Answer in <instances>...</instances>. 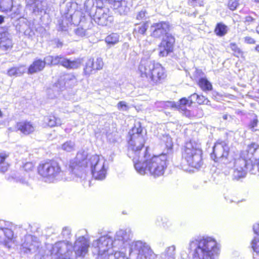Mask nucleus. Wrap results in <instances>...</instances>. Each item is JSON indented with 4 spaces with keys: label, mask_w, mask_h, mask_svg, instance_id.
I'll return each mask as SVG.
<instances>
[{
    "label": "nucleus",
    "mask_w": 259,
    "mask_h": 259,
    "mask_svg": "<svg viewBox=\"0 0 259 259\" xmlns=\"http://www.w3.org/2000/svg\"><path fill=\"white\" fill-rule=\"evenodd\" d=\"M133 234L130 228L118 230L113 240V248L125 251L127 259H154L156 255L146 242L140 240L131 242Z\"/></svg>",
    "instance_id": "f257e3e1"
},
{
    "label": "nucleus",
    "mask_w": 259,
    "mask_h": 259,
    "mask_svg": "<svg viewBox=\"0 0 259 259\" xmlns=\"http://www.w3.org/2000/svg\"><path fill=\"white\" fill-rule=\"evenodd\" d=\"M167 157L166 154L151 157L145 151L139 161L136 162L134 166L137 171L141 175L149 172L154 177L163 175L167 167Z\"/></svg>",
    "instance_id": "f03ea898"
},
{
    "label": "nucleus",
    "mask_w": 259,
    "mask_h": 259,
    "mask_svg": "<svg viewBox=\"0 0 259 259\" xmlns=\"http://www.w3.org/2000/svg\"><path fill=\"white\" fill-rule=\"evenodd\" d=\"M189 249L192 252L193 259H218L220 253L219 244L209 237L191 240Z\"/></svg>",
    "instance_id": "7ed1b4c3"
},
{
    "label": "nucleus",
    "mask_w": 259,
    "mask_h": 259,
    "mask_svg": "<svg viewBox=\"0 0 259 259\" xmlns=\"http://www.w3.org/2000/svg\"><path fill=\"white\" fill-rule=\"evenodd\" d=\"M259 159V145L252 144L243 151L239 158L234 162V168L232 174L233 179L238 180L244 178L247 169L251 170Z\"/></svg>",
    "instance_id": "20e7f679"
},
{
    "label": "nucleus",
    "mask_w": 259,
    "mask_h": 259,
    "mask_svg": "<svg viewBox=\"0 0 259 259\" xmlns=\"http://www.w3.org/2000/svg\"><path fill=\"white\" fill-rule=\"evenodd\" d=\"M141 78L151 85L159 84L166 77L164 68L149 59H142L138 68Z\"/></svg>",
    "instance_id": "39448f33"
},
{
    "label": "nucleus",
    "mask_w": 259,
    "mask_h": 259,
    "mask_svg": "<svg viewBox=\"0 0 259 259\" xmlns=\"http://www.w3.org/2000/svg\"><path fill=\"white\" fill-rule=\"evenodd\" d=\"M102 4L97 3L95 6L93 0H88L84 4V9L88 14L90 19L92 18L98 25L108 26L113 21V17L111 15L109 10L102 7Z\"/></svg>",
    "instance_id": "423d86ee"
},
{
    "label": "nucleus",
    "mask_w": 259,
    "mask_h": 259,
    "mask_svg": "<svg viewBox=\"0 0 259 259\" xmlns=\"http://www.w3.org/2000/svg\"><path fill=\"white\" fill-rule=\"evenodd\" d=\"M128 156L133 159L134 163L139 161L142 155L140 154L145 142V135L140 124L135 125L128 133Z\"/></svg>",
    "instance_id": "0eeeda50"
},
{
    "label": "nucleus",
    "mask_w": 259,
    "mask_h": 259,
    "mask_svg": "<svg viewBox=\"0 0 259 259\" xmlns=\"http://www.w3.org/2000/svg\"><path fill=\"white\" fill-rule=\"evenodd\" d=\"M105 162V159L102 156L97 155L88 156L85 159L82 160V167L89 168L95 179L103 180L107 173Z\"/></svg>",
    "instance_id": "6e6552de"
},
{
    "label": "nucleus",
    "mask_w": 259,
    "mask_h": 259,
    "mask_svg": "<svg viewBox=\"0 0 259 259\" xmlns=\"http://www.w3.org/2000/svg\"><path fill=\"white\" fill-rule=\"evenodd\" d=\"M202 154L199 144L192 140L186 143L183 151V157L190 166L196 168H200L203 164Z\"/></svg>",
    "instance_id": "1a4fd4ad"
},
{
    "label": "nucleus",
    "mask_w": 259,
    "mask_h": 259,
    "mask_svg": "<svg viewBox=\"0 0 259 259\" xmlns=\"http://www.w3.org/2000/svg\"><path fill=\"white\" fill-rule=\"evenodd\" d=\"M38 172L45 181L48 183H53L60 180L62 179L63 175L58 163L54 161H49L39 164Z\"/></svg>",
    "instance_id": "9d476101"
},
{
    "label": "nucleus",
    "mask_w": 259,
    "mask_h": 259,
    "mask_svg": "<svg viewBox=\"0 0 259 259\" xmlns=\"http://www.w3.org/2000/svg\"><path fill=\"white\" fill-rule=\"evenodd\" d=\"M230 148L225 141L217 142L213 147V152L210 156L215 162L226 163L227 162Z\"/></svg>",
    "instance_id": "9b49d317"
},
{
    "label": "nucleus",
    "mask_w": 259,
    "mask_h": 259,
    "mask_svg": "<svg viewBox=\"0 0 259 259\" xmlns=\"http://www.w3.org/2000/svg\"><path fill=\"white\" fill-rule=\"evenodd\" d=\"M92 245L97 249L98 257H102L113 247V239L108 235L101 236L94 241Z\"/></svg>",
    "instance_id": "f8f14e48"
},
{
    "label": "nucleus",
    "mask_w": 259,
    "mask_h": 259,
    "mask_svg": "<svg viewBox=\"0 0 259 259\" xmlns=\"http://www.w3.org/2000/svg\"><path fill=\"white\" fill-rule=\"evenodd\" d=\"M175 38L171 34L168 33L162 38L158 46L159 56L161 57L167 56L174 50Z\"/></svg>",
    "instance_id": "ddd939ff"
},
{
    "label": "nucleus",
    "mask_w": 259,
    "mask_h": 259,
    "mask_svg": "<svg viewBox=\"0 0 259 259\" xmlns=\"http://www.w3.org/2000/svg\"><path fill=\"white\" fill-rule=\"evenodd\" d=\"M45 60L47 63H50L52 65L61 64L64 67L70 69L76 68L80 66V64L79 60L71 61L62 56L55 57L49 56L45 58Z\"/></svg>",
    "instance_id": "4468645a"
},
{
    "label": "nucleus",
    "mask_w": 259,
    "mask_h": 259,
    "mask_svg": "<svg viewBox=\"0 0 259 259\" xmlns=\"http://www.w3.org/2000/svg\"><path fill=\"white\" fill-rule=\"evenodd\" d=\"M26 6L35 15L46 13L47 9L46 0H26Z\"/></svg>",
    "instance_id": "2eb2a0df"
},
{
    "label": "nucleus",
    "mask_w": 259,
    "mask_h": 259,
    "mask_svg": "<svg viewBox=\"0 0 259 259\" xmlns=\"http://www.w3.org/2000/svg\"><path fill=\"white\" fill-rule=\"evenodd\" d=\"M170 25L168 22L161 21L154 23L150 27L151 35L154 38H160L168 34Z\"/></svg>",
    "instance_id": "dca6fc26"
},
{
    "label": "nucleus",
    "mask_w": 259,
    "mask_h": 259,
    "mask_svg": "<svg viewBox=\"0 0 259 259\" xmlns=\"http://www.w3.org/2000/svg\"><path fill=\"white\" fill-rule=\"evenodd\" d=\"M40 242L36 237L28 235L25 237V240L22 244L24 252L34 253L37 251L40 246Z\"/></svg>",
    "instance_id": "f3484780"
},
{
    "label": "nucleus",
    "mask_w": 259,
    "mask_h": 259,
    "mask_svg": "<svg viewBox=\"0 0 259 259\" xmlns=\"http://www.w3.org/2000/svg\"><path fill=\"white\" fill-rule=\"evenodd\" d=\"M103 65L104 63L101 58H97L96 61H94L93 58H88L85 62L84 73L86 75H90L95 70L102 69Z\"/></svg>",
    "instance_id": "a211bd4d"
},
{
    "label": "nucleus",
    "mask_w": 259,
    "mask_h": 259,
    "mask_svg": "<svg viewBox=\"0 0 259 259\" xmlns=\"http://www.w3.org/2000/svg\"><path fill=\"white\" fill-rule=\"evenodd\" d=\"M13 233L8 228H0V244L10 248L13 243Z\"/></svg>",
    "instance_id": "6ab92c4d"
},
{
    "label": "nucleus",
    "mask_w": 259,
    "mask_h": 259,
    "mask_svg": "<svg viewBox=\"0 0 259 259\" xmlns=\"http://www.w3.org/2000/svg\"><path fill=\"white\" fill-rule=\"evenodd\" d=\"M81 160L78 157H76L72 159L70 162V170L72 179L74 181H77L80 178L81 174Z\"/></svg>",
    "instance_id": "aec40b11"
},
{
    "label": "nucleus",
    "mask_w": 259,
    "mask_h": 259,
    "mask_svg": "<svg viewBox=\"0 0 259 259\" xmlns=\"http://www.w3.org/2000/svg\"><path fill=\"white\" fill-rule=\"evenodd\" d=\"M16 128L24 135H29L35 131V127L30 121H22L17 123Z\"/></svg>",
    "instance_id": "412c9836"
},
{
    "label": "nucleus",
    "mask_w": 259,
    "mask_h": 259,
    "mask_svg": "<svg viewBox=\"0 0 259 259\" xmlns=\"http://www.w3.org/2000/svg\"><path fill=\"white\" fill-rule=\"evenodd\" d=\"M193 103L192 98L189 97L188 99L183 98L177 103L168 102L167 103L172 107H176L179 110L185 111L187 110V106H191Z\"/></svg>",
    "instance_id": "4be33fe9"
},
{
    "label": "nucleus",
    "mask_w": 259,
    "mask_h": 259,
    "mask_svg": "<svg viewBox=\"0 0 259 259\" xmlns=\"http://www.w3.org/2000/svg\"><path fill=\"white\" fill-rule=\"evenodd\" d=\"M47 62L45 60L42 61L40 59L35 60L29 67L28 70V74H33L40 71L45 68Z\"/></svg>",
    "instance_id": "5701e85b"
},
{
    "label": "nucleus",
    "mask_w": 259,
    "mask_h": 259,
    "mask_svg": "<svg viewBox=\"0 0 259 259\" xmlns=\"http://www.w3.org/2000/svg\"><path fill=\"white\" fill-rule=\"evenodd\" d=\"M44 122L46 125L54 127L61 125L62 121L61 118L54 115H50L44 117Z\"/></svg>",
    "instance_id": "b1692460"
},
{
    "label": "nucleus",
    "mask_w": 259,
    "mask_h": 259,
    "mask_svg": "<svg viewBox=\"0 0 259 259\" xmlns=\"http://www.w3.org/2000/svg\"><path fill=\"white\" fill-rule=\"evenodd\" d=\"M26 70V68L25 66L23 65L13 67L8 69L7 71V75L10 77L20 76L25 72Z\"/></svg>",
    "instance_id": "393cba45"
},
{
    "label": "nucleus",
    "mask_w": 259,
    "mask_h": 259,
    "mask_svg": "<svg viewBox=\"0 0 259 259\" xmlns=\"http://www.w3.org/2000/svg\"><path fill=\"white\" fill-rule=\"evenodd\" d=\"M12 46L11 40L6 33L0 34V48L4 51L10 49Z\"/></svg>",
    "instance_id": "a878e982"
},
{
    "label": "nucleus",
    "mask_w": 259,
    "mask_h": 259,
    "mask_svg": "<svg viewBox=\"0 0 259 259\" xmlns=\"http://www.w3.org/2000/svg\"><path fill=\"white\" fill-rule=\"evenodd\" d=\"M176 246L171 245L165 248L164 251L161 254V259H175Z\"/></svg>",
    "instance_id": "bb28decb"
},
{
    "label": "nucleus",
    "mask_w": 259,
    "mask_h": 259,
    "mask_svg": "<svg viewBox=\"0 0 259 259\" xmlns=\"http://www.w3.org/2000/svg\"><path fill=\"white\" fill-rule=\"evenodd\" d=\"M114 250H113V249H111L109 252H106L105 254L102 257H98L100 259H118V257L119 256L120 254L124 253V256H127V254L126 255H125V251L122 250L121 251L119 250V251H115L114 253Z\"/></svg>",
    "instance_id": "cd10ccee"
},
{
    "label": "nucleus",
    "mask_w": 259,
    "mask_h": 259,
    "mask_svg": "<svg viewBox=\"0 0 259 259\" xmlns=\"http://www.w3.org/2000/svg\"><path fill=\"white\" fill-rule=\"evenodd\" d=\"M119 38L120 36L118 33H112L105 37V41L108 46L112 47L119 42Z\"/></svg>",
    "instance_id": "c85d7f7f"
},
{
    "label": "nucleus",
    "mask_w": 259,
    "mask_h": 259,
    "mask_svg": "<svg viewBox=\"0 0 259 259\" xmlns=\"http://www.w3.org/2000/svg\"><path fill=\"white\" fill-rule=\"evenodd\" d=\"M131 7V0H123L121 6L117 9L121 15H126L130 12Z\"/></svg>",
    "instance_id": "c756f323"
},
{
    "label": "nucleus",
    "mask_w": 259,
    "mask_h": 259,
    "mask_svg": "<svg viewBox=\"0 0 259 259\" xmlns=\"http://www.w3.org/2000/svg\"><path fill=\"white\" fill-rule=\"evenodd\" d=\"M13 4V0H0V11L4 13L10 12Z\"/></svg>",
    "instance_id": "7c9ffc66"
},
{
    "label": "nucleus",
    "mask_w": 259,
    "mask_h": 259,
    "mask_svg": "<svg viewBox=\"0 0 259 259\" xmlns=\"http://www.w3.org/2000/svg\"><path fill=\"white\" fill-rule=\"evenodd\" d=\"M22 6L20 4H17L15 5H13V8H12L10 12H11V14L10 16L12 18H17L19 17H21L22 15Z\"/></svg>",
    "instance_id": "2f4dec72"
},
{
    "label": "nucleus",
    "mask_w": 259,
    "mask_h": 259,
    "mask_svg": "<svg viewBox=\"0 0 259 259\" xmlns=\"http://www.w3.org/2000/svg\"><path fill=\"white\" fill-rule=\"evenodd\" d=\"M9 153L2 152L0 153V172H4L7 170L9 164L6 162V159L9 157Z\"/></svg>",
    "instance_id": "473e14b6"
},
{
    "label": "nucleus",
    "mask_w": 259,
    "mask_h": 259,
    "mask_svg": "<svg viewBox=\"0 0 259 259\" xmlns=\"http://www.w3.org/2000/svg\"><path fill=\"white\" fill-rule=\"evenodd\" d=\"M199 85L203 91H210L212 88L211 83L205 78H201L199 79Z\"/></svg>",
    "instance_id": "72a5a7b5"
},
{
    "label": "nucleus",
    "mask_w": 259,
    "mask_h": 259,
    "mask_svg": "<svg viewBox=\"0 0 259 259\" xmlns=\"http://www.w3.org/2000/svg\"><path fill=\"white\" fill-rule=\"evenodd\" d=\"M75 147L74 142L72 141H67L61 146V149L66 152H71L75 150Z\"/></svg>",
    "instance_id": "f704fd0d"
},
{
    "label": "nucleus",
    "mask_w": 259,
    "mask_h": 259,
    "mask_svg": "<svg viewBox=\"0 0 259 259\" xmlns=\"http://www.w3.org/2000/svg\"><path fill=\"white\" fill-rule=\"evenodd\" d=\"M214 31L218 35L222 36L226 34L227 32V27L225 25L222 23H218L215 27Z\"/></svg>",
    "instance_id": "c9c22d12"
},
{
    "label": "nucleus",
    "mask_w": 259,
    "mask_h": 259,
    "mask_svg": "<svg viewBox=\"0 0 259 259\" xmlns=\"http://www.w3.org/2000/svg\"><path fill=\"white\" fill-rule=\"evenodd\" d=\"M90 245L89 238L88 236H82V256L85 254L88 251Z\"/></svg>",
    "instance_id": "e433bc0d"
},
{
    "label": "nucleus",
    "mask_w": 259,
    "mask_h": 259,
    "mask_svg": "<svg viewBox=\"0 0 259 259\" xmlns=\"http://www.w3.org/2000/svg\"><path fill=\"white\" fill-rule=\"evenodd\" d=\"M190 98H192L193 99H194V98L196 99V100H197V102L199 104H203L208 105L209 103H210V101L207 98H206L204 96H199V95H198L196 94H194L192 95L190 97Z\"/></svg>",
    "instance_id": "4c0bfd02"
},
{
    "label": "nucleus",
    "mask_w": 259,
    "mask_h": 259,
    "mask_svg": "<svg viewBox=\"0 0 259 259\" xmlns=\"http://www.w3.org/2000/svg\"><path fill=\"white\" fill-rule=\"evenodd\" d=\"M71 8V4L70 3H63L60 6L61 13L62 14L63 16L68 15Z\"/></svg>",
    "instance_id": "58836bf2"
},
{
    "label": "nucleus",
    "mask_w": 259,
    "mask_h": 259,
    "mask_svg": "<svg viewBox=\"0 0 259 259\" xmlns=\"http://www.w3.org/2000/svg\"><path fill=\"white\" fill-rule=\"evenodd\" d=\"M162 142L164 143L166 148L169 150L171 149L173 146L172 139L168 135L163 136L162 139Z\"/></svg>",
    "instance_id": "ea45409f"
},
{
    "label": "nucleus",
    "mask_w": 259,
    "mask_h": 259,
    "mask_svg": "<svg viewBox=\"0 0 259 259\" xmlns=\"http://www.w3.org/2000/svg\"><path fill=\"white\" fill-rule=\"evenodd\" d=\"M251 245L254 252L259 253V236H255L252 239Z\"/></svg>",
    "instance_id": "a19ab883"
},
{
    "label": "nucleus",
    "mask_w": 259,
    "mask_h": 259,
    "mask_svg": "<svg viewBox=\"0 0 259 259\" xmlns=\"http://www.w3.org/2000/svg\"><path fill=\"white\" fill-rule=\"evenodd\" d=\"M148 28L147 23H144L141 25L136 26L135 28V31H137L138 33L144 34L147 31Z\"/></svg>",
    "instance_id": "79ce46f5"
},
{
    "label": "nucleus",
    "mask_w": 259,
    "mask_h": 259,
    "mask_svg": "<svg viewBox=\"0 0 259 259\" xmlns=\"http://www.w3.org/2000/svg\"><path fill=\"white\" fill-rule=\"evenodd\" d=\"M117 108L119 111H126L130 109V107L127 105L125 101H120L117 104Z\"/></svg>",
    "instance_id": "37998d69"
},
{
    "label": "nucleus",
    "mask_w": 259,
    "mask_h": 259,
    "mask_svg": "<svg viewBox=\"0 0 259 259\" xmlns=\"http://www.w3.org/2000/svg\"><path fill=\"white\" fill-rule=\"evenodd\" d=\"M68 26V21L66 19H63L59 22V29L61 31H66Z\"/></svg>",
    "instance_id": "c03bdc74"
},
{
    "label": "nucleus",
    "mask_w": 259,
    "mask_h": 259,
    "mask_svg": "<svg viewBox=\"0 0 259 259\" xmlns=\"http://www.w3.org/2000/svg\"><path fill=\"white\" fill-rule=\"evenodd\" d=\"M257 123H258V119L256 117L253 119L252 120L250 121L249 124V129L252 131L255 132L257 130Z\"/></svg>",
    "instance_id": "a18cd8bd"
},
{
    "label": "nucleus",
    "mask_w": 259,
    "mask_h": 259,
    "mask_svg": "<svg viewBox=\"0 0 259 259\" xmlns=\"http://www.w3.org/2000/svg\"><path fill=\"white\" fill-rule=\"evenodd\" d=\"M123 0H107L109 4H111L114 9H117L121 6V4Z\"/></svg>",
    "instance_id": "49530a36"
},
{
    "label": "nucleus",
    "mask_w": 259,
    "mask_h": 259,
    "mask_svg": "<svg viewBox=\"0 0 259 259\" xmlns=\"http://www.w3.org/2000/svg\"><path fill=\"white\" fill-rule=\"evenodd\" d=\"M239 3L237 0H231L229 2L228 6L230 9L233 11L236 9Z\"/></svg>",
    "instance_id": "de8ad7c7"
},
{
    "label": "nucleus",
    "mask_w": 259,
    "mask_h": 259,
    "mask_svg": "<svg viewBox=\"0 0 259 259\" xmlns=\"http://www.w3.org/2000/svg\"><path fill=\"white\" fill-rule=\"evenodd\" d=\"M230 48L231 50L234 52V53H236V56L238 57V55H240L241 53L240 49L237 47V46L234 43H231L230 44Z\"/></svg>",
    "instance_id": "09e8293b"
},
{
    "label": "nucleus",
    "mask_w": 259,
    "mask_h": 259,
    "mask_svg": "<svg viewBox=\"0 0 259 259\" xmlns=\"http://www.w3.org/2000/svg\"><path fill=\"white\" fill-rule=\"evenodd\" d=\"M244 23L246 25L255 23V20L251 16H246L244 18Z\"/></svg>",
    "instance_id": "8fccbe9b"
},
{
    "label": "nucleus",
    "mask_w": 259,
    "mask_h": 259,
    "mask_svg": "<svg viewBox=\"0 0 259 259\" xmlns=\"http://www.w3.org/2000/svg\"><path fill=\"white\" fill-rule=\"evenodd\" d=\"M244 42L247 44H254L255 43V39L249 36H246L244 38Z\"/></svg>",
    "instance_id": "3c124183"
},
{
    "label": "nucleus",
    "mask_w": 259,
    "mask_h": 259,
    "mask_svg": "<svg viewBox=\"0 0 259 259\" xmlns=\"http://www.w3.org/2000/svg\"><path fill=\"white\" fill-rule=\"evenodd\" d=\"M34 165L32 162H27L23 165V168L26 171L31 170L33 168Z\"/></svg>",
    "instance_id": "603ef678"
},
{
    "label": "nucleus",
    "mask_w": 259,
    "mask_h": 259,
    "mask_svg": "<svg viewBox=\"0 0 259 259\" xmlns=\"http://www.w3.org/2000/svg\"><path fill=\"white\" fill-rule=\"evenodd\" d=\"M147 14L146 11L145 10H142L139 12L137 16V19L138 20H142L146 17Z\"/></svg>",
    "instance_id": "864d4df0"
},
{
    "label": "nucleus",
    "mask_w": 259,
    "mask_h": 259,
    "mask_svg": "<svg viewBox=\"0 0 259 259\" xmlns=\"http://www.w3.org/2000/svg\"><path fill=\"white\" fill-rule=\"evenodd\" d=\"M252 228L254 234H256L257 236H259V221L255 223Z\"/></svg>",
    "instance_id": "5fc2aeb1"
},
{
    "label": "nucleus",
    "mask_w": 259,
    "mask_h": 259,
    "mask_svg": "<svg viewBox=\"0 0 259 259\" xmlns=\"http://www.w3.org/2000/svg\"><path fill=\"white\" fill-rule=\"evenodd\" d=\"M27 178V177H26V176L22 177L21 178L20 177H17L16 178V181L18 182H19L20 183H21L22 184H27V181H26Z\"/></svg>",
    "instance_id": "6e6d98bb"
},
{
    "label": "nucleus",
    "mask_w": 259,
    "mask_h": 259,
    "mask_svg": "<svg viewBox=\"0 0 259 259\" xmlns=\"http://www.w3.org/2000/svg\"><path fill=\"white\" fill-rule=\"evenodd\" d=\"M28 27L26 24H23L21 25V28L20 29L19 31L20 32H23L25 35L27 34V29L26 28Z\"/></svg>",
    "instance_id": "4d7b16f0"
},
{
    "label": "nucleus",
    "mask_w": 259,
    "mask_h": 259,
    "mask_svg": "<svg viewBox=\"0 0 259 259\" xmlns=\"http://www.w3.org/2000/svg\"><path fill=\"white\" fill-rule=\"evenodd\" d=\"M95 1H96V3H98V4H102V5L103 4L104 2H107V0H95Z\"/></svg>",
    "instance_id": "13d9d810"
},
{
    "label": "nucleus",
    "mask_w": 259,
    "mask_h": 259,
    "mask_svg": "<svg viewBox=\"0 0 259 259\" xmlns=\"http://www.w3.org/2000/svg\"><path fill=\"white\" fill-rule=\"evenodd\" d=\"M197 0H188L189 3L191 6H194V3L197 2Z\"/></svg>",
    "instance_id": "bf43d9fd"
},
{
    "label": "nucleus",
    "mask_w": 259,
    "mask_h": 259,
    "mask_svg": "<svg viewBox=\"0 0 259 259\" xmlns=\"http://www.w3.org/2000/svg\"><path fill=\"white\" fill-rule=\"evenodd\" d=\"M231 118V116H229L227 114H224L223 116V118L224 120H227L228 119V118Z\"/></svg>",
    "instance_id": "052dcab7"
},
{
    "label": "nucleus",
    "mask_w": 259,
    "mask_h": 259,
    "mask_svg": "<svg viewBox=\"0 0 259 259\" xmlns=\"http://www.w3.org/2000/svg\"><path fill=\"white\" fill-rule=\"evenodd\" d=\"M4 21V17L2 15H0V24L3 23Z\"/></svg>",
    "instance_id": "680f3d73"
},
{
    "label": "nucleus",
    "mask_w": 259,
    "mask_h": 259,
    "mask_svg": "<svg viewBox=\"0 0 259 259\" xmlns=\"http://www.w3.org/2000/svg\"><path fill=\"white\" fill-rule=\"evenodd\" d=\"M75 33L78 35H80V31L78 28L75 30Z\"/></svg>",
    "instance_id": "e2e57ef3"
},
{
    "label": "nucleus",
    "mask_w": 259,
    "mask_h": 259,
    "mask_svg": "<svg viewBox=\"0 0 259 259\" xmlns=\"http://www.w3.org/2000/svg\"><path fill=\"white\" fill-rule=\"evenodd\" d=\"M255 50L257 52H259V45H257L255 48Z\"/></svg>",
    "instance_id": "0e129e2a"
},
{
    "label": "nucleus",
    "mask_w": 259,
    "mask_h": 259,
    "mask_svg": "<svg viewBox=\"0 0 259 259\" xmlns=\"http://www.w3.org/2000/svg\"><path fill=\"white\" fill-rule=\"evenodd\" d=\"M256 32L259 34V25L256 27Z\"/></svg>",
    "instance_id": "69168bd1"
},
{
    "label": "nucleus",
    "mask_w": 259,
    "mask_h": 259,
    "mask_svg": "<svg viewBox=\"0 0 259 259\" xmlns=\"http://www.w3.org/2000/svg\"><path fill=\"white\" fill-rule=\"evenodd\" d=\"M59 84V82H58V83H55V86H54V88L55 89L57 88H58V85Z\"/></svg>",
    "instance_id": "338daca9"
},
{
    "label": "nucleus",
    "mask_w": 259,
    "mask_h": 259,
    "mask_svg": "<svg viewBox=\"0 0 259 259\" xmlns=\"http://www.w3.org/2000/svg\"><path fill=\"white\" fill-rule=\"evenodd\" d=\"M256 2H259V0H254Z\"/></svg>",
    "instance_id": "774afa93"
}]
</instances>
